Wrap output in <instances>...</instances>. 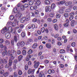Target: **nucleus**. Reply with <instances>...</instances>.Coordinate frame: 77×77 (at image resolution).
<instances>
[{"mask_svg": "<svg viewBox=\"0 0 77 77\" xmlns=\"http://www.w3.org/2000/svg\"><path fill=\"white\" fill-rule=\"evenodd\" d=\"M12 22L11 21H9L6 25V27H7V28L8 29V30H9V29H11V32H12V29H11V27L9 26H10L11 25H12Z\"/></svg>", "mask_w": 77, "mask_h": 77, "instance_id": "obj_1", "label": "nucleus"}, {"mask_svg": "<svg viewBox=\"0 0 77 77\" xmlns=\"http://www.w3.org/2000/svg\"><path fill=\"white\" fill-rule=\"evenodd\" d=\"M29 6V5L27 4H25L24 5H21L20 6L21 9L24 10V8H27Z\"/></svg>", "mask_w": 77, "mask_h": 77, "instance_id": "obj_2", "label": "nucleus"}, {"mask_svg": "<svg viewBox=\"0 0 77 77\" xmlns=\"http://www.w3.org/2000/svg\"><path fill=\"white\" fill-rule=\"evenodd\" d=\"M35 69H29L28 71L27 72L28 74H33L34 73L35 71Z\"/></svg>", "mask_w": 77, "mask_h": 77, "instance_id": "obj_3", "label": "nucleus"}, {"mask_svg": "<svg viewBox=\"0 0 77 77\" xmlns=\"http://www.w3.org/2000/svg\"><path fill=\"white\" fill-rule=\"evenodd\" d=\"M1 65L0 66V69L3 68V65L4 63H3V60L0 58V64Z\"/></svg>", "mask_w": 77, "mask_h": 77, "instance_id": "obj_4", "label": "nucleus"}, {"mask_svg": "<svg viewBox=\"0 0 77 77\" xmlns=\"http://www.w3.org/2000/svg\"><path fill=\"white\" fill-rule=\"evenodd\" d=\"M51 11V8L50 6H47L45 8V12H47L48 11L50 12Z\"/></svg>", "mask_w": 77, "mask_h": 77, "instance_id": "obj_5", "label": "nucleus"}, {"mask_svg": "<svg viewBox=\"0 0 77 77\" xmlns=\"http://www.w3.org/2000/svg\"><path fill=\"white\" fill-rule=\"evenodd\" d=\"M8 31V28L6 27L4 28L1 31V33L2 34H5Z\"/></svg>", "mask_w": 77, "mask_h": 77, "instance_id": "obj_6", "label": "nucleus"}, {"mask_svg": "<svg viewBox=\"0 0 77 77\" xmlns=\"http://www.w3.org/2000/svg\"><path fill=\"white\" fill-rule=\"evenodd\" d=\"M15 53V51L14 50H12L11 51L9 50L8 51V54H9V55H11V56H12L11 53Z\"/></svg>", "mask_w": 77, "mask_h": 77, "instance_id": "obj_7", "label": "nucleus"}, {"mask_svg": "<svg viewBox=\"0 0 77 77\" xmlns=\"http://www.w3.org/2000/svg\"><path fill=\"white\" fill-rule=\"evenodd\" d=\"M45 74L43 72H40L39 74V77H45Z\"/></svg>", "mask_w": 77, "mask_h": 77, "instance_id": "obj_8", "label": "nucleus"}, {"mask_svg": "<svg viewBox=\"0 0 77 77\" xmlns=\"http://www.w3.org/2000/svg\"><path fill=\"white\" fill-rule=\"evenodd\" d=\"M39 65V62H37L34 64V66L35 68L36 69V68H38Z\"/></svg>", "mask_w": 77, "mask_h": 77, "instance_id": "obj_9", "label": "nucleus"}, {"mask_svg": "<svg viewBox=\"0 0 77 77\" xmlns=\"http://www.w3.org/2000/svg\"><path fill=\"white\" fill-rule=\"evenodd\" d=\"M5 36L6 38H7V39H9V38H10V37H11V35L9 32L6 33L5 35Z\"/></svg>", "mask_w": 77, "mask_h": 77, "instance_id": "obj_10", "label": "nucleus"}, {"mask_svg": "<svg viewBox=\"0 0 77 77\" xmlns=\"http://www.w3.org/2000/svg\"><path fill=\"white\" fill-rule=\"evenodd\" d=\"M13 33H14V34H15V35H16L14 36V41H15V42H17V32H16V31H14V32Z\"/></svg>", "mask_w": 77, "mask_h": 77, "instance_id": "obj_11", "label": "nucleus"}, {"mask_svg": "<svg viewBox=\"0 0 77 77\" xmlns=\"http://www.w3.org/2000/svg\"><path fill=\"white\" fill-rule=\"evenodd\" d=\"M13 12L14 13L16 14L17 13H19V12H20V11L18 10V9H17V8L16 7L14 8L13 10Z\"/></svg>", "mask_w": 77, "mask_h": 77, "instance_id": "obj_12", "label": "nucleus"}, {"mask_svg": "<svg viewBox=\"0 0 77 77\" xmlns=\"http://www.w3.org/2000/svg\"><path fill=\"white\" fill-rule=\"evenodd\" d=\"M65 2V1H62L60 2H58V5H63L64 4Z\"/></svg>", "mask_w": 77, "mask_h": 77, "instance_id": "obj_13", "label": "nucleus"}, {"mask_svg": "<svg viewBox=\"0 0 77 77\" xmlns=\"http://www.w3.org/2000/svg\"><path fill=\"white\" fill-rule=\"evenodd\" d=\"M72 3V2H71L68 1L66 2L65 4V6H69V5H70Z\"/></svg>", "mask_w": 77, "mask_h": 77, "instance_id": "obj_14", "label": "nucleus"}, {"mask_svg": "<svg viewBox=\"0 0 77 77\" xmlns=\"http://www.w3.org/2000/svg\"><path fill=\"white\" fill-rule=\"evenodd\" d=\"M54 29L56 30H58V29H59V26H58V25L57 24H55L54 26Z\"/></svg>", "mask_w": 77, "mask_h": 77, "instance_id": "obj_15", "label": "nucleus"}, {"mask_svg": "<svg viewBox=\"0 0 77 77\" xmlns=\"http://www.w3.org/2000/svg\"><path fill=\"white\" fill-rule=\"evenodd\" d=\"M45 3L46 5H50V1L49 0H46L45 1Z\"/></svg>", "mask_w": 77, "mask_h": 77, "instance_id": "obj_16", "label": "nucleus"}, {"mask_svg": "<svg viewBox=\"0 0 77 77\" xmlns=\"http://www.w3.org/2000/svg\"><path fill=\"white\" fill-rule=\"evenodd\" d=\"M17 13V14L15 15V16L16 17H20V16H21L22 15L21 13H20V12Z\"/></svg>", "mask_w": 77, "mask_h": 77, "instance_id": "obj_17", "label": "nucleus"}, {"mask_svg": "<svg viewBox=\"0 0 77 77\" xmlns=\"http://www.w3.org/2000/svg\"><path fill=\"white\" fill-rule=\"evenodd\" d=\"M46 47L48 48H50L51 47V45L50 43H48L46 45Z\"/></svg>", "mask_w": 77, "mask_h": 77, "instance_id": "obj_18", "label": "nucleus"}, {"mask_svg": "<svg viewBox=\"0 0 77 77\" xmlns=\"http://www.w3.org/2000/svg\"><path fill=\"white\" fill-rule=\"evenodd\" d=\"M3 56H5V55H7L8 54V53L7 52V51L5 50V52H3L2 53Z\"/></svg>", "mask_w": 77, "mask_h": 77, "instance_id": "obj_19", "label": "nucleus"}, {"mask_svg": "<svg viewBox=\"0 0 77 77\" xmlns=\"http://www.w3.org/2000/svg\"><path fill=\"white\" fill-rule=\"evenodd\" d=\"M38 46V44L37 43L34 44L32 46V48H34V49H35L37 46Z\"/></svg>", "mask_w": 77, "mask_h": 77, "instance_id": "obj_20", "label": "nucleus"}, {"mask_svg": "<svg viewBox=\"0 0 77 77\" xmlns=\"http://www.w3.org/2000/svg\"><path fill=\"white\" fill-rule=\"evenodd\" d=\"M5 44L6 45H8L10 44V42L9 40H6L5 42Z\"/></svg>", "mask_w": 77, "mask_h": 77, "instance_id": "obj_21", "label": "nucleus"}, {"mask_svg": "<svg viewBox=\"0 0 77 77\" xmlns=\"http://www.w3.org/2000/svg\"><path fill=\"white\" fill-rule=\"evenodd\" d=\"M23 58V56L22 55H20L18 57V61H21V59Z\"/></svg>", "mask_w": 77, "mask_h": 77, "instance_id": "obj_22", "label": "nucleus"}, {"mask_svg": "<svg viewBox=\"0 0 77 77\" xmlns=\"http://www.w3.org/2000/svg\"><path fill=\"white\" fill-rule=\"evenodd\" d=\"M41 4V1H38L35 3V5L36 6H39Z\"/></svg>", "mask_w": 77, "mask_h": 77, "instance_id": "obj_23", "label": "nucleus"}, {"mask_svg": "<svg viewBox=\"0 0 77 77\" xmlns=\"http://www.w3.org/2000/svg\"><path fill=\"white\" fill-rule=\"evenodd\" d=\"M26 21V17H24L21 20L20 22L22 23H23Z\"/></svg>", "mask_w": 77, "mask_h": 77, "instance_id": "obj_24", "label": "nucleus"}, {"mask_svg": "<svg viewBox=\"0 0 77 77\" xmlns=\"http://www.w3.org/2000/svg\"><path fill=\"white\" fill-rule=\"evenodd\" d=\"M14 18H15V17H14V15H11L10 17V19L11 20H14Z\"/></svg>", "mask_w": 77, "mask_h": 77, "instance_id": "obj_25", "label": "nucleus"}, {"mask_svg": "<svg viewBox=\"0 0 77 77\" xmlns=\"http://www.w3.org/2000/svg\"><path fill=\"white\" fill-rule=\"evenodd\" d=\"M60 53L63 54L65 53V50L64 49H61L60 50Z\"/></svg>", "mask_w": 77, "mask_h": 77, "instance_id": "obj_26", "label": "nucleus"}, {"mask_svg": "<svg viewBox=\"0 0 77 77\" xmlns=\"http://www.w3.org/2000/svg\"><path fill=\"white\" fill-rule=\"evenodd\" d=\"M21 35L22 37L23 38H24V37H25V36H26V34H25V33H24V32H23L21 33Z\"/></svg>", "mask_w": 77, "mask_h": 77, "instance_id": "obj_27", "label": "nucleus"}, {"mask_svg": "<svg viewBox=\"0 0 77 77\" xmlns=\"http://www.w3.org/2000/svg\"><path fill=\"white\" fill-rule=\"evenodd\" d=\"M20 45L21 47H23V46L24 45V41H22L20 42Z\"/></svg>", "mask_w": 77, "mask_h": 77, "instance_id": "obj_28", "label": "nucleus"}, {"mask_svg": "<svg viewBox=\"0 0 77 77\" xmlns=\"http://www.w3.org/2000/svg\"><path fill=\"white\" fill-rule=\"evenodd\" d=\"M29 5H30V6L32 5L33 4V1H31L29 2Z\"/></svg>", "mask_w": 77, "mask_h": 77, "instance_id": "obj_29", "label": "nucleus"}, {"mask_svg": "<svg viewBox=\"0 0 77 77\" xmlns=\"http://www.w3.org/2000/svg\"><path fill=\"white\" fill-rule=\"evenodd\" d=\"M22 74H23V72H22V71L21 70H20L18 72V74L20 75H22Z\"/></svg>", "mask_w": 77, "mask_h": 77, "instance_id": "obj_30", "label": "nucleus"}, {"mask_svg": "<svg viewBox=\"0 0 77 77\" xmlns=\"http://www.w3.org/2000/svg\"><path fill=\"white\" fill-rule=\"evenodd\" d=\"M33 53V51L31 49H30L28 52V54H32Z\"/></svg>", "mask_w": 77, "mask_h": 77, "instance_id": "obj_31", "label": "nucleus"}, {"mask_svg": "<svg viewBox=\"0 0 77 77\" xmlns=\"http://www.w3.org/2000/svg\"><path fill=\"white\" fill-rule=\"evenodd\" d=\"M64 26H65V27H68V26H69V24L68 23H64L63 24Z\"/></svg>", "mask_w": 77, "mask_h": 77, "instance_id": "obj_32", "label": "nucleus"}, {"mask_svg": "<svg viewBox=\"0 0 77 77\" xmlns=\"http://www.w3.org/2000/svg\"><path fill=\"white\" fill-rule=\"evenodd\" d=\"M22 54L23 55L25 56L26 55V50H23L22 51Z\"/></svg>", "mask_w": 77, "mask_h": 77, "instance_id": "obj_33", "label": "nucleus"}, {"mask_svg": "<svg viewBox=\"0 0 77 77\" xmlns=\"http://www.w3.org/2000/svg\"><path fill=\"white\" fill-rule=\"evenodd\" d=\"M71 11V9L70 8H68L66 10V12H70Z\"/></svg>", "mask_w": 77, "mask_h": 77, "instance_id": "obj_34", "label": "nucleus"}, {"mask_svg": "<svg viewBox=\"0 0 77 77\" xmlns=\"http://www.w3.org/2000/svg\"><path fill=\"white\" fill-rule=\"evenodd\" d=\"M64 15L65 18L68 17V14L66 13H64Z\"/></svg>", "mask_w": 77, "mask_h": 77, "instance_id": "obj_35", "label": "nucleus"}, {"mask_svg": "<svg viewBox=\"0 0 77 77\" xmlns=\"http://www.w3.org/2000/svg\"><path fill=\"white\" fill-rule=\"evenodd\" d=\"M20 6H21V4L20 3H18V4H17V5L16 6V8L18 9V8H20Z\"/></svg>", "mask_w": 77, "mask_h": 77, "instance_id": "obj_36", "label": "nucleus"}, {"mask_svg": "<svg viewBox=\"0 0 77 77\" xmlns=\"http://www.w3.org/2000/svg\"><path fill=\"white\" fill-rule=\"evenodd\" d=\"M4 75L5 76H8L9 75V72H5L4 74Z\"/></svg>", "mask_w": 77, "mask_h": 77, "instance_id": "obj_37", "label": "nucleus"}, {"mask_svg": "<svg viewBox=\"0 0 77 77\" xmlns=\"http://www.w3.org/2000/svg\"><path fill=\"white\" fill-rule=\"evenodd\" d=\"M51 9H54V8L55 7V5L54 4H52L51 5Z\"/></svg>", "mask_w": 77, "mask_h": 77, "instance_id": "obj_38", "label": "nucleus"}, {"mask_svg": "<svg viewBox=\"0 0 77 77\" xmlns=\"http://www.w3.org/2000/svg\"><path fill=\"white\" fill-rule=\"evenodd\" d=\"M17 54H18V55L20 54H21V51L20 50H18L17 51Z\"/></svg>", "mask_w": 77, "mask_h": 77, "instance_id": "obj_39", "label": "nucleus"}, {"mask_svg": "<svg viewBox=\"0 0 77 77\" xmlns=\"http://www.w3.org/2000/svg\"><path fill=\"white\" fill-rule=\"evenodd\" d=\"M51 72H52V70L51 69H49L48 71V73L49 74H51Z\"/></svg>", "mask_w": 77, "mask_h": 77, "instance_id": "obj_40", "label": "nucleus"}, {"mask_svg": "<svg viewBox=\"0 0 77 77\" xmlns=\"http://www.w3.org/2000/svg\"><path fill=\"white\" fill-rule=\"evenodd\" d=\"M41 32H42V33H44V32H45V28L44 27H42L41 30Z\"/></svg>", "mask_w": 77, "mask_h": 77, "instance_id": "obj_41", "label": "nucleus"}, {"mask_svg": "<svg viewBox=\"0 0 77 77\" xmlns=\"http://www.w3.org/2000/svg\"><path fill=\"white\" fill-rule=\"evenodd\" d=\"M29 68V66H28V65H26L25 67V70H27Z\"/></svg>", "mask_w": 77, "mask_h": 77, "instance_id": "obj_42", "label": "nucleus"}, {"mask_svg": "<svg viewBox=\"0 0 77 77\" xmlns=\"http://www.w3.org/2000/svg\"><path fill=\"white\" fill-rule=\"evenodd\" d=\"M14 76L15 77H17L18 76V74H17V73L15 72L14 73Z\"/></svg>", "mask_w": 77, "mask_h": 77, "instance_id": "obj_43", "label": "nucleus"}, {"mask_svg": "<svg viewBox=\"0 0 77 77\" xmlns=\"http://www.w3.org/2000/svg\"><path fill=\"white\" fill-rule=\"evenodd\" d=\"M17 45L18 48H19L20 46H21V44L20 42H18L17 44Z\"/></svg>", "mask_w": 77, "mask_h": 77, "instance_id": "obj_44", "label": "nucleus"}, {"mask_svg": "<svg viewBox=\"0 0 77 77\" xmlns=\"http://www.w3.org/2000/svg\"><path fill=\"white\" fill-rule=\"evenodd\" d=\"M74 18V16H70V17L69 18V20L70 21H71V20H72V19Z\"/></svg>", "mask_w": 77, "mask_h": 77, "instance_id": "obj_45", "label": "nucleus"}, {"mask_svg": "<svg viewBox=\"0 0 77 77\" xmlns=\"http://www.w3.org/2000/svg\"><path fill=\"white\" fill-rule=\"evenodd\" d=\"M54 14L53 13H51L50 14V16L51 17H54Z\"/></svg>", "mask_w": 77, "mask_h": 77, "instance_id": "obj_46", "label": "nucleus"}, {"mask_svg": "<svg viewBox=\"0 0 77 77\" xmlns=\"http://www.w3.org/2000/svg\"><path fill=\"white\" fill-rule=\"evenodd\" d=\"M59 12L60 14H63V10L62 9H60L59 10Z\"/></svg>", "mask_w": 77, "mask_h": 77, "instance_id": "obj_47", "label": "nucleus"}, {"mask_svg": "<svg viewBox=\"0 0 77 77\" xmlns=\"http://www.w3.org/2000/svg\"><path fill=\"white\" fill-rule=\"evenodd\" d=\"M16 25V24H15V23L12 22L11 25L13 27H15Z\"/></svg>", "mask_w": 77, "mask_h": 77, "instance_id": "obj_48", "label": "nucleus"}, {"mask_svg": "<svg viewBox=\"0 0 77 77\" xmlns=\"http://www.w3.org/2000/svg\"><path fill=\"white\" fill-rule=\"evenodd\" d=\"M47 21L48 22H51V21H52V20L50 18H48L47 19Z\"/></svg>", "mask_w": 77, "mask_h": 77, "instance_id": "obj_49", "label": "nucleus"}, {"mask_svg": "<svg viewBox=\"0 0 77 77\" xmlns=\"http://www.w3.org/2000/svg\"><path fill=\"white\" fill-rule=\"evenodd\" d=\"M71 45L72 47H75V42H73L72 43Z\"/></svg>", "mask_w": 77, "mask_h": 77, "instance_id": "obj_50", "label": "nucleus"}, {"mask_svg": "<svg viewBox=\"0 0 77 77\" xmlns=\"http://www.w3.org/2000/svg\"><path fill=\"white\" fill-rule=\"evenodd\" d=\"M10 66L8 64H7L5 66V68H8Z\"/></svg>", "mask_w": 77, "mask_h": 77, "instance_id": "obj_51", "label": "nucleus"}, {"mask_svg": "<svg viewBox=\"0 0 77 77\" xmlns=\"http://www.w3.org/2000/svg\"><path fill=\"white\" fill-rule=\"evenodd\" d=\"M31 57L32 56L30 54H28L27 56V58H28V59H30V58H31Z\"/></svg>", "mask_w": 77, "mask_h": 77, "instance_id": "obj_52", "label": "nucleus"}, {"mask_svg": "<svg viewBox=\"0 0 77 77\" xmlns=\"http://www.w3.org/2000/svg\"><path fill=\"white\" fill-rule=\"evenodd\" d=\"M5 71L4 70H0V74H2L4 73Z\"/></svg>", "mask_w": 77, "mask_h": 77, "instance_id": "obj_53", "label": "nucleus"}, {"mask_svg": "<svg viewBox=\"0 0 77 77\" xmlns=\"http://www.w3.org/2000/svg\"><path fill=\"white\" fill-rule=\"evenodd\" d=\"M34 9V10H36L37 9H38V7H37V5H35L33 6Z\"/></svg>", "mask_w": 77, "mask_h": 77, "instance_id": "obj_54", "label": "nucleus"}, {"mask_svg": "<svg viewBox=\"0 0 77 77\" xmlns=\"http://www.w3.org/2000/svg\"><path fill=\"white\" fill-rule=\"evenodd\" d=\"M29 20H30V17H26L25 20H26V21H29Z\"/></svg>", "mask_w": 77, "mask_h": 77, "instance_id": "obj_55", "label": "nucleus"}, {"mask_svg": "<svg viewBox=\"0 0 77 77\" xmlns=\"http://www.w3.org/2000/svg\"><path fill=\"white\" fill-rule=\"evenodd\" d=\"M74 15V12H72L70 14H69V16H73Z\"/></svg>", "mask_w": 77, "mask_h": 77, "instance_id": "obj_56", "label": "nucleus"}, {"mask_svg": "<svg viewBox=\"0 0 77 77\" xmlns=\"http://www.w3.org/2000/svg\"><path fill=\"white\" fill-rule=\"evenodd\" d=\"M44 62H45V63H48L49 62V61H48V60H45L44 61Z\"/></svg>", "mask_w": 77, "mask_h": 77, "instance_id": "obj_57", "label": "nucleus"}, {"mask_svg": "<svg viewBox=\"0 0 77 77\" xmlns=\"http://www.w3.org/2000/svg\"><path fill=\"white\" fill-rule=\"evenodd\" d=\"M54 37L55 38H58L59 37V34H55L54 35Z\"/></svg>", "mask_w": 77, "mask_h": 77, "instance_id": "obj_58", "label": "nucleus"}, {"mask_svg": "<svg viewBox=\"0 0 77 77\" xmlns=\"http://www.w3.org/2000/svg\"><path fill=\"white\" fill-rule=\"evenodd\" d=\"M73 10L76 11L77 10V6H74L73 7Z\"/></svg>", "mask_w": 77, "mask_h": 77, "instance_id": "obj_59", "label": "nucleus"}, {"mask_svg": "<svg viewBox=\"0 0 77 77\" xmlns=\"http://www.w3.org/2000/svg\"><path fill=\"white\" fill-rule=\"evenodd\" d=\"M56 17H57V18H59V17H60V14H57Z\"/></svg>", "mask_w": 77, "mask_h": 77, "instance_id": "obj_60", "label": "nucleus"}, {"mask_svg": "<svg viewBox=\"0 0 77 77\" xmlns=\"http://www.w3.org/2000/svg\"><path fill=\"white\" fill-rule=\"evenodd\" d=\"M4 42V40L2 38L0 39V43H3Z\"/></svg>", "mask_w": 77, "mask_h": 77, "instance_id": "obj_61", "label": "nucleus"}, {"mask_svg": "<svg viewBox=\"0 0 77 77\" xmlns=\"http://www.w3.org/2000/svg\"><path fill=\"white\" fill-rule=\"evenodd\" d=\"M31 27L32 29H34L35 27V25L34 24H32L31 25Z\"/></svg>", "mask_w": 77, "mask_h": 77, "instance_id": "obj_62", "label": "nucleus"}, {"mask_svg": "<svg viewBox=\"0 0 77 77\" xmlns=\"http://www.w3.org/2000/svg\"><path fill=\"white\" fill-rule=\"evenodd\" d=\"M53 23H56V22H57V19H55L53 20Z\"/></svg>", "mask_w": 77, "mask_h": 77, "instance_id": "obj_63", "label": "nucleus"}, {"mask_svg": "<svg viewBox=\"0 0 77 77\" xmlns=\"http://www.w3.org/2000/svg\"><path fill=\"white\" fill-rule=\"evenodd\" d=\"M19 27L21 29H22L24 27V25H20V26Z\"/></svg>", "mask_w": 77, "mask_h": 77, "instance_id": "obj_64", "label": "nucleus"}]
</instances>
